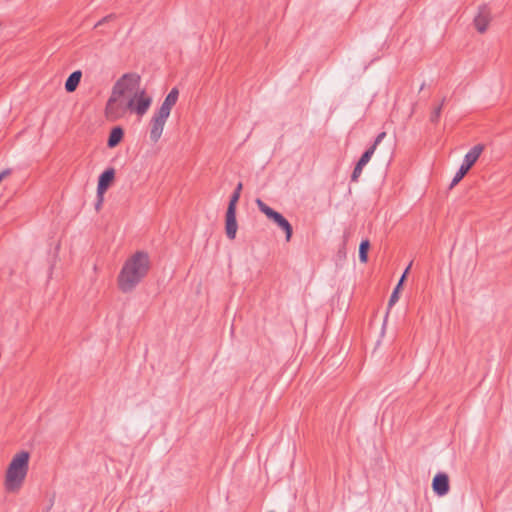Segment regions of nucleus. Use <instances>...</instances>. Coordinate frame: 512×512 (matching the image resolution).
<instances>
[{
	"label": "nucleus",
	"mask_w": 512,
	"mask_h": 512,
	"mask_svg": "<svg viewBox=\"0 0 512 512\" xmlns=\"http://www.w3.org/2000/svg\"><path fill=\"white\" fill-rule=\"evenodd\" d=\"M374 152H375L374 147H370L367 151H365L363 153V155L361 156V158L359 159V161L357 163L362 166H365L370 161Z\"/></svg>",
	"instance_id": "nucleus-16"
},
{
	"label": "nucleus",
	"mask_w": 512,
	"mask_h": 512,
	"mask_svg": "<svg viewBox=\"0 0 512 512\" xmlns=\"http://www.w3.org/2000/svg\"><path fill=\"white\" fill-rule=\"evenodd\" d=\"M242 183H238L235 191L233 192L228 208L225 215V232L227 237L230 240L235 239L238 225L236 221V205L239 201L241 190H242Z\"/></svg>",
	"instance_id": "nucleus-5"
},
{
	"label": "nucleus",
	"mask_w": 512,
	"mask_h": 512,
	"mask_svg": "<svg viewBox=\"0 0 512 512\" xmlns=\"http://www.w3.org/2000/svg\"><path fill=\"white\" fill-rule=\"evenodd\" d=\"M491 15L490 11L486 6L479 8L477 15L474 18V25L478 32L484 33L490 23Z\"/></svg>",
	"instance_id": "nucleus-8"
},
{
	"label": "nucleus",
	"mask_w": 512,
	"mask_h": 512,
	"mask_svg": "<svg viewBox=\"0 0 512 512\" xmlns=\"http://www.w3.org/2000/svg\"><path fill=\"white\" fill-rule=\"evenodd\" d=\"M385 136H386L385 132H381L380 134H378V136L376 137V139L371 147H374V149H376V147L382 142V140L385 138Z\"/></svg>",
	"instance_id": "nucleus-19"
},
{
	"label": "nucleus",
	"mask_w": 512,
	"mask_h": 512,
	"mask_svg": "<svg viewBox=\"0 0 512 512\" xmlns=\"http://www.w3.org/2000/svg\"><path fill=\"white\" fill-rule=\"evenodd\" d=\"M410 267H411V264L406 268V270L404 271V273H403L402 277L400 278V280H399V282H398V284H397V285H399V288H401V286H402V284H403V282H404V280H405V278H406V275H407V273H408V271H409Z\"/></svg>",
	"instance_id": "nucleus-20"
},
{
	"label": "nucleus",
	"mask_w": 512,
	"mask_h": 512,
	"mask_svg": "<svg viewBox=\"0 0 512 512\" xmlns=\"http://www.w3.org/2000/svg\"><path fill=\"white\" fill-rule=\"evenodd\" d=\"M363 167L364 166H362V165H360L358 163L356 164V166H355V168L353 170L352 176H351L352 181H357V179L359 178V176L362 173Z\"/></svg>",
	"instance_id": "nucleus-18"
},
{
	"label": "nucleus",
	"mask_w": 512,
	"mask_h": 512,
	"mask_svg": "<svg viewBox=\"0 0 512 512\" xmlns=\"http://www.w3.org/2000/svg\"><path fill=\"white\" fill-rule=\"evenodd\" d=\"M151 269L150 256L145 251H136L124 261L117 276V285L123 293L132 292L148 275Z\"/></svg>",
	"instance_id": "nucleus-2"
},
{
	"label": "nucleus",
	"mask_w": 512,
	"mask_h": 512,
	"mask_svg": "<svg viewBox=\"0 0 512 512\" xmlns=\"http://www.w3.org/2000/svg\"><path fill=\"white\" fill-rule=\"evenodd\" d=\"M179 96L177 88H173L165 97L160 108L154 113L150 120V139L156 143L162 136L165 124L175 106Z\"/></svg>",
	"instance_id": "nucleus-4"
},
{
	"label": "nucleus",
	"mask_w": 512,
	"mask_h": 512,
	"mask_svg": "<svg viewBox=\"0 0 512 512\" xmlns=\"http://www.w3.org/2000/svg\"><path fill=\"white\" fill-rule=\"evenodd\" d=\"M82 77V72L80 70L74 71L65 82V89L67 92H74L78 87L80 80Z\"/></svg>",
	"instance_id": "nucleus-11"
},
{
	"label": "nucleus",
	"mask_w": 512,
	"mask_h": 512,
	"mask_svg": "<svg viewBox=\"0 0 512 512\" xmlns=\"http://www.w3.org/2000/svg\"><path fill=\"white\" fill-rule=\"evenodd\" d=\"M152 104V97L141 86V78L136 73L122 75L113 85L106 103L105 116L109 121H117L128 113L143 117Z\"/></svg>",
	"instance_id": "nucleus-1"
},
{
	"label": "nucleus",
	"mask_w": 512,
	"mask_h": 512,
	"mask_svg": "<svg viewBox=\"0 0 512 512\" xmlns=\"http://www.w3.org/2000/svg\"><path fill=\"white\" fill-rule=\"evenodd\" d=\"M115 177V171L113 168L105 170L99 177L97 186V196L100 197V202L103 201V195L113 182Z\"/></svg>",
	"instance_id": "nucleus-7"
},
{
	"label": "nucleus",
	"mask_w": 512,
	"mask_h": 512,
	"mask_svg": "<svg viewBox=\"0 0 512 512\" xmlns=\"http://www.w3.org/2000/svg\"><path fill=\"white\" fill-rule=\"evenodd\" d=\"M399 291H400V288H399V285H397L390 296L389 307L393 306L398 301Z\"/></svg>",
	"instance_id": "nucleus-17"
},
{
	"label": "nucleus",
	"mask_w": 512,
	"mask_h": 512,
	"mask_svg": "<svg viewBox=\"0 0 512 512\" xmlns=\"http://www.w3.org/2000/svg\"><path fill=\"white\" fill-rule=\"evenodd\" d=\"M123 135H124V132L121 127H114L111 130L109 138H108V142H107L108 147L113 148V147L117 146L121 142Z\"/></svg>",
	"instance_id": "nucleus-12"
},
{
	"label": "nucleus",
	"mask_w": 512,
	"mask_h": 512,
	"mask_svg": "<svg viewBox=\"0 0 512 512\" xmlns=\"http://www.w3.org/2000/svg\"><path fill=\"white\" fill-rule=\"evenodd\" d=\"M101 203H102V202H100V199H99V200H98V204L96 205V209H97V210H98V209H99V207L101 206Z\"/></svg>",
	"instance_id": "nucleus-22"
},
{
	"label": "nucleus",
	"mask_w": 512,
	"mask_h": 512,
	"mask_svg": "<svg viewBox=\"0 0 512 512\" xmlns=\"http://www.w3.org/2000/svg\"><path fill=\"white\" fill-rule=\"evenodd\" d=\"M444 102H445V99H443L441 101V103L434 108V110L432 111L431 115H430V121L433 122V123H437L439 121V118H440V115H441V111H442V107L444 105Z\"/></svg>",
	"instance_id": "nucleus-15"
},
{
	"label": "nucleus",
	"mask_w": 512,
	"mask_h": 512,
	"mask_svg": "<svg viewBox=\"0 0 512 512\" xmlns=\"http://www.w3.org/2000/svg\"><path fill=\"white\" fill-rule=\"evenodd\" d=\"M29 458L30 454L27 451H22L12 458L4 482L7 492L14 493L21 488L27 475Z\"/></svg>",
	"instance_id": "nucleus-3"
},
{
	"label": "nucleus",
	"mask_w": 512,
	"mask_h": 512,
	"mask_svg": "<svg viewBox=\"0 0 512 512\" xmlns=\"http://www.w3.org/2000/svg\"><path fill=\"white\" fill-rule=\"evenodd\" d=\"M433 491L438 496H444L449 492V478L445 473H438L432 482Z\"/></svg>",
	"instance_id": "nucleus-9"
},
{
	"label": "nucleus",
	"mask_w": 512,
	"mask_h": 512,
	"mask_svg": "<svg viewBox=\"0 0 512 512\" xmlns=\"http://www.w3.org/2000/svg\"><path fill=\"white\" fill-rule=\"evenodd\" d=\"M370 247L369 240H363L359 246V259L362 263H366L368 260V250Z\"/></svg>",
	"instance_id": "nucleus-13"
},
{
	"label": "nucleus",
	"mask_w": 512,
	"mask_h": 512,
	"mask_svg": "<svg viewBox=\"0 0 512 512\" xmlns=\"http://www.w3.org/2000/svg\"><path fill=\"white\" fill-rule=\"evenodd\" d=\"M483 150L484 145L482 144L473 146L464 156L462 165L465 166V168L470 169L476 163Z\"/></svg>",
	"instance_id": "nucleus-10"
},
{
	"label": "nucleus",
	"mask_w": 512,
	"mask_h": 512,
	"mask_svg": "<svg viewBox=\"0 0 512 512\" xmlns=\"http://www.w3.org/2000/svg\"><path fill=\"white\" fill-rule=\"evenodd\" d=\"M256 205L258 209L265 214V216L271 220L274 224H276L281 230L284 231L286 240L290 241L293 229L289 221L279 212L273 210L268 205H266L261 199H256Z\"/></svg>",
	"instance_id": "nucleus-6"
},
{
	"label": "nucleus",
	"mask_w": 512,
	"mask_h": 512,
	"mask_svg": "<svg viewBox=\"0 0 512 512\" xmlns=\"http://www.w3.org/2000/svg\"><path fill=\"white\" fill-rule=\"evenodd\" d=\"M112 18H113V15H108V16H106V17L102 18V19H101V20H100V21L95 25V27H98V26H100V25H102V24L106 23L107 21H109V20H110V19H112Z\"/></svg>",
	"instance_id": "nucleus-21"
},
{
	"label": "nucleus",
	"mask_w": 512,
	"mask_h": 512,
	"mask_svg": "<svg viewBox=\"0 0 512 512\" xmlns=\"http://www.w3.org/2000/svg\"><path fill=\"white\" fill-rule=\"evenodd\" d=\"M469 170L470 169L465 168V166H463L461 164L459 170L457 171V173L455 174L454 178L452 179V182L450 184V189H452L454 186H456L463 179V177L467 174V172Z\"/></svg>",
	"instance_id": "nucleus-14"
}]
</instances>
